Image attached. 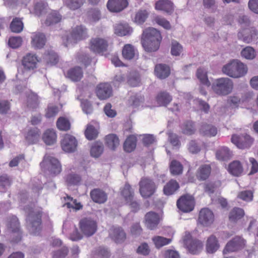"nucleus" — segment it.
I'll return each instance as SVG.
<instances>
[{"instance_id":"obj_1","label":"nucleus","mask_w":258,"mask_h":258,"mask_svg":"<svg viewBox=\"0 0 258 258\" xmlns=\"http://www.w3.org/2000/svg\"><path fill=\"white\" fill-rule=\"evenodd\" d=\"M222 71L224 74L230 77L238 78L244 76L247 73V68L240 61L233 59L224 65Z\"/></svg>"},{"instance_id":"obj_2","label":"nucleus","mask_w":258,"mask_h":258,"mask_svg":"<svg viewBox=\"0 0 258 258\" xmlns=\"http://www.w3.org/2000/svg\"><path fill=\"white\" fill-rule=\"evenodd\" d=\"M43 211L41 208L31 210L26 220L30 230L35 234L42 229V217Z\"/></svg>"},{"instance_id":"obj_3","label":"nucleus","mask_w":258,"mask_h":258,"mask_svg":"<svg viewBox=\"0 0 258 258\" xmlns=\"http://www.w3.org/2000/svg\"><path fill=\"white\" fill-rule=\"evenodd\" d=\"M214 92L221 96L230 94L233 89L232 81L228 78H221L217 79L212 85Z\"/></svg>"},{"instance_id":"obj_4","label":"nucleus","mask_w":258,"mask_h":258,"mask_svg":"<svg viewBox=\"0 0 258 258\" xmlns=\"http://www.w3.org/2000/svg\"><path fill=\"white\" fill-rule=\"evenodd\" d=\"M182 242L184 247L191 254H197L203 249V242L198 239L192 237L188 232H185L182 237Z\"/></svg>"},{"instance_id":"obj_5","label":"nucleus","mask_w":258,"mask_h":258,"mask_svg":"<svg viewBox=\"0 0 258 258\" xmlns=\"http://www.w3.org/2000/svg\"><path fill=\"white\" fill-rule=\"evenodd\" d=\"M139 184L140 193L144 198L151 197L154 195L157 188L154 181L148 177L141 178Z\"/></svg>"},{"instance_id":"obj_6","label":"nucleus","mask_w":258,"mask_h":258,"mask_svg":"<svg viewBox=\"0 0 258 258\" xmlns=\"http://www.w3.org/2000/svg\"><path fill=\"white\" fill-rule=\"evenodd\" d=\"M176 205L177 208L182 212L184 213L190 212L195 208L194 197L189 194L184 195L178 199Z\"/></svg>"},{"instance_id":"obj_7","label":"nucleus","mask_w":258,"mask_h":258,"mask_svg":"<svg viewBox=\"0 0 258 258\" xmlns=\"http://www.w3.org/2000/svg\"><path fill=\"white\" fill-rule=\"evenodd\" d=\"M108 42L105 38L97 37L92 38L90 41L89 48L95 53L103 54L107 51Z\"/></svg>"},{"instance_id":"obj_8","label":"nucleus","mask_w":258,"mask_h":258,"mask_svg":"<svg viewBox=\"0 0 258 258\" xmlns=\"http://www.w3.org/2000/svg\"><path fill=\"white\" fill-rule=\"evenodd\" d=\"M9 230L12 234V242L18 243L21 240L22 232L20 228V223L16 216H13L9 219L7 225Z\"/></svg>"},{"instance_id":"obj_9","label":"nucleus","mask_w":258,"mask_h":258,"mask_svg":"<svg viewBox=\"0 0 258 258\" xmlns=\"http://www.w3.org/2000/svg\"><path fill=\"white\" fill-rule=\"evenodd\" d=\"M79 227L82 233L87 237L93 235L97 228L96 222L88 218L82 219L79 222Z\"/></svg>"},{"instance_id":"obj_10","label":"nucleus","mask_w":258,"mask_h":258,"mask_svg":"<svg viewBox=\"0 0 258 258\" xmlns=\"http://www.w3.org/2000/svg\"><path fill=\"white\" fill-rule=\"evenodd\" d=\"M245 246V240L241 237L236 236L230 240L223 249L224 254L234 252L243 249Z\"/></svg>"},{"instance_id":"obj_11","label":"nucleus","mask_w":258,"mask_h":258,"mask_svg":"<svg viewBox=\"0 0 258 258\" xmlns=\"http://www.w3.org/2000/svg\"><path fill=\"white\" fill-rule=\"evenodd\" d=\"M231 140L237 148L241 149L249 148L253 142V139L246 134L240 136L233 135Z\"/></svg>"},{"instance_id":"obj_12","label":"nucleus","mask_w":258,"mask_h":258,"mask_svg":"<svg viewBox=\"0 0 258 258\" xmlns=\"http://www.w3.org/2000/svg\"><path fill=\"white\" fill-rule=\"evenodd\" d=\"M215 221L213 212L209 208L202 209L199 214L198 222L204 227H209Z\"/></svg>"},{"instance_id":"obj_13","label":"nucleus","mask_w":258,"mask_h":258,"mask_svg":"<svg viewBox=\"0 0 258 258\" xmlns=\"http://www.w3.org/2000/svg\"><path fill=\"white\" fill-rule=\"evenodd\" d=\"M45 163L48 164V169L53 175H56L59 174L61 171V165L59 161L56 158L46 154L43 158L41 165L44 164Z\"/></svg>"},{"instance_id":"obj_14","label":"nucleus","mask_w":258,"mask_h":258,"mask_svg":"<svg viewBox=\"0 0 258 258\" xmlns=\"http://www.w3.org/2000/svg\"><path fill=\"white\" fill-rule=\"evenodd\" d=\"M95 93L100 100H106L112 95V87L108 83H101L96 86Z\"/></svg>"},{"instance_id":"obj_15","label":"nucleus","mask_w":258,"mask_h":258,"mask_svg":"<svg viewBox=\"0 0 258 258\" xmlns=\"http://www.w3.org/2000/svg\"><path fill=\"white\" fill-rule=\"evenodd\" d=\"M77 141L75 137L70 134H66L61 141L62 149L66 152H75L77 147Z\"/></svg>"},{"instance_id":"obj_16","label":"nucleus","mask_w":258,"mask_h":258,"mask_svg":"<svg viewBox=\"0 0 258 258\" xmlns=\"http://www.w3.org/2000/svg\"><path fill=\"white\" fill-rule=\"evenodd\" d=\"M128 6L127 0H108L106 7L112 13H118L125 9Z\"/></svg>"},{"instance_id":"obj_17","label":"nucleus","mask_w":258,"mask_h":258,"mask_svg":"<svg viewBox=\"0 0 258 258\" xmlns=\"http://www.w3.org/2000/svg\"><path fill=\"white\" fill-rule=\"evenodd\" d=\"M141 40L161 41L162 37L159 30L153 27H149L143 31Z\"/></svg>"},{"instance_id":"obj_18","label":"nucleus","mask_w":258,"mask_h":258,"mask_svg":"<svg viewBox=\"0 0 258 258\" xmlns=\"http://www.w3.org/2000/svg\"><path fill=\"white\" fill-rule=\"evenodd\" d=\"M39 61L38 56L34 53H28L23 58L22 63L26 70H33Z\"/></svg>"},{"instance_id":"obj_19","label":"nucleus","mask_w":258,"mask_h":258,"mask_svg":"<svg viewBox=\"0 0 258 258\" xmlns=\"http://www.w3.org/2000/svg\"><path fill=\"white\" fill-rule=\"evenodd\" d=\"M159 222V215L155 212H149L145 216V225L147 228L150 230L156 229Z\"/></svg>"},{"instance_id":"obj_20","label":"nucleus","mask_w":258,"mask_h":258,"mask_svg":"<svg viewBox=\"0 0 258 258\" xmlns=\"http://www.w3.org/2000/svg\"><path fill=\"white\" fill-rule=\"evenodd\" d=\"M110 236L116 243L123 242L126 238L125 232L120 227H112L110 229Z\"/></svg>"},{"instance_id":"obj_21","label":"nucleus","mask_w":258,"mask_h":258,"mask_svg":"<svg viewBox=\"0 0 258 258\" xmlns=\"http://www.w3.org/2000/svg\"><path fill=\"white\" fill-rule=\"evenodd\" d=\"M90 197L92 201L99 204L105 203L107 200V195L100 188H94L90 191Z\"/></svg>"},{"instance_id":"obj_22","label":"nucleus","mask_w":258,"mask_h":258,"mask_svg":"<svg viewBox=\"0 0 258 258\" xmlns=\"http://www.w3.org/2000/svg\"><path fill=\"white\" fill-rule=\"evenodd\" d=\"M46 38L45 35L40 32H35L31 37V45L35 49L42 48L45 45Z\"/></svg>"},{"instance_id":"obj_23","label":"nucleus","mask_w":258,"mask_h":258,"mask_svg":"<svg viewBox=\"0 0 258 258\" xmlns=\"http://www.w3.org/2000/svg\"><path fill=\"white\" fill-rule=\"evenodd\" d=\"M40 136V131L37 127L29 129L25 135V139L28 145L36 144L39 140Z\"/></svg>"},{"instance_id":"obj_24","label":"nucleus","mask_w":258,"mask_h":258,"mask_svg":"<svg viewBox=\"0 0 258 258\" xmlns=\"http://www.w3.org/2000/svg\"><path fill=\"white\" fill-rule=\"evenodd\" d=\"M155 9L170 15L174 11L173 4L169 0H159L155 3Z\"/></svg>"},{"instance_id":"obj_25","label":"nucleus","mask_w":258,"mask_h":258,"mask_svg":"<svg viewBox=\"0 0 258 258\" xmlns=\"http://www.w3.org/2000/svg\"><path fill=\"white\" fill-rule=\"evenodd\" d=\"M87 36V29L82 25L73 29L71 34V37L74 41L85 39Z\"/></svg>"},{"instance_id":"obj_26","label":"nucleus","mask_w":258,"mask_h":258,"mask_svg":"<svg viewBox=\"0 0 258 258\" xmlns=\"http://www.w3.org/2000/svg\"><path fill=\"white\" fill-rule=\"evenodd\" d=\"M66 77L73 82L80 81L83 77L82 69L80 67L71 68L68 71Z\"/></svg>"},{"instance_id":"obj_27","label":"nucleus","mask_w":258,"mask_h":258,"mask_svg":"<svg viewBox=\"0 0 258 258\" xmlns=\"http://www.w3.org/2000/svg\"><path fill=\"white\" fill-rule=\"evenodd\" d=\"M211 170V167L210 165H202L196 172L197 179L200 181L206 180L210 177Z\"/></svg>"},{"instance_id":"obj_28","label":"nucleus","mask_w":258,"mask_h":258,"mask_svg":"<svg viewBox=\"0 0 258 258\" xmlns=\"http://www.w3.org/2000/svg\"><path fill=\"white\" fill-rule=\"evenodd\" d=\"M114 33L119 36L130 35L132 32V28L127 23H118L114 26Z\"/></svg>"},{"instance_id":"obj_29","label":"nucleus","mask_w":258,"mask_h":258,"mask_svg":"<svg viewBox=\"0 0 258 258\" xmlns=\"http://www.w3.org/2000/svg\"><path fill=\"white\" fill-rule=\"evenodd\" d=\"M219 244L216 237L213 235H211L206 241V250L207 253H213L219 248Z\"/></svg>"},{"instance_id":"obj_30","label":"nucleus","mask_w":258,"mask_h":258,"mask_svg":"<svg viewBox=\"0 0 258 258\" xmlns=\"http://www.w3.org/2000/svg\"><path fill=\"white\" fill-rule=\"evenodd\" d=\"M180 187L178 182L175 179H171L163 187V192L166 196L174 194Z\"/></svg>"},{"instance_id":"obj_31","label":"nucleus","mask_w":258,"mask_h":258,"mask_svg":"<svg viewBox=\"0 0 258 258\" xmlns=\"http://www.w3.org/2000/svg\"><path fill=\"white\" fill-rule=\"evenodd\" d=\"M228 171L231 174L235 176H239L242 173L243 168L240 161L235 160L229 164Z\"/></svg>"},{"instance_id":"obj_32","label":"nucleus","mask_w":258,"mask_h":258,"mask_svg":"<svg viewBox=\"0 0 258 258\" xmlns=\"http://www.w3.org/2000/svg\"><path fill=\"white\" fill-rule=\"evenodd\" d=\"M62 16L58 11L52 10L47 15L44 24L49 26L60 22Z\"/></svg>"},{"instance_id":"obj_33","label":"nucleus","mask_w":258,"mask_h":258,"mask_svg":"<svg viewBox=\"0 0 258 258\" xmlns=\"http://www.w3.org/2000/svg\"><path fill=\"white\" fill-rule=\"evenodd\" d=\"M170 73V68L166 64H158L155 68V74L156 76L161 79L167 78Z\"/></svg>"},{"instance_id":"obj_34","label":"nucleus","mask_w":258,"mask_h":258,"mask_svg":"<svg viewBox=\"0 0 258 258\" xmlns=\"http://www.w3.org/2000/svg\"><path fill=\"white\" fill-rule=\"evenodd\" d=\"M57 135L54 130L48 129L42 136L43 142L47 145H51L56 142Z\"/></svg>"},{"instance_id":"obj_35","label":"nucleus","mask_w":258,"mask_h":258,"mask_svg":"<svg viewBox=\"0 0 258 258\" xmlns=\"http://www.w3.org/2000/svg\"><path fill=\"white\" fill-rule=\"evenodd\" d=\"M161 41L141 40V43L144 49L147 52H155L160 47Z\"/></svg>"},{"instance_id":"obj_36","label":"nucleus","mask_w":258,"mask_h":258,"mask_svg":"<svg viewBox=\"0 0 258 258\" xmlns=\"http://www.w3.org/2000/svg\"><path fill=\"white\" fill-rule=\"evenodd\" d=\"M137 139L134 135H130L126 139L123 144V150L125 152L131 153L136 148Z\"/></svg>"},{"instance_id":"obj_37","label":"nucleus","mask_w":258,"mask_h":258,"mask_svg":"<svg viewBox=\"0 0 258 258\" xmlns=\"http://www.w3.org/2000/svg\"><path fill=\"white\" fill-rule=\"evenodd\" d=\"M105 145L110 149L114 150L119 145L118 137L115 134H109L105 137Z\"/></svg>"},{"instance_id":"obj_38","label":"nucleus","mask_w":258,"mask_h":258,"mask_svg":"<svg viewBox=\"0 0 258 258\" xmlns=\"http://www.w3.org/2000/svg\"><path fill=\"white\" fill-rule=\"evenodd\" d=\"M207 74L206 69L204 68H200L197 71L196 76L201 84L210 87L211 83L209 80Z\"/></svg>"},{"instance_id":"obj_39","label":"nucleus","mask_w":258,"mask_h":258,"mask_svg":"<svg viewBox=\"0 0 258 258\" xmlns=\"http://www.w3.org/2000/svg\"><path fill=\"white\" fill-rule=\"evenodd\" d=\"M136 50L134 46L130 44H126L124 45L122 49V55L126 60L133 59L136 55Z\"/></svg>"},{"instance_id":"obj_40","label":"nucleus","mask_w":258,"mask_h":258,"mask_svg":"<svg viewBox=\"0 0 258 258\" xmlns=\"http://www.w3.org/2000/svg\"><path fill=\"white\" fill-rule=\"evenodd\" d=\"M64 200L65 201L64 204L63 205V207H66L68 209H73L76 210H79L82 208L83 206L80 203H78L77 200L73 199V198L66 195V197H64Z\"/></svg>"},{"instance_id":"obj_41","label":"nucleus","mask_w":258,"mask_h":258,"mask_svg":"<svg viewBox=\"0 0 258 258\" xmlns=\"http://www.w3.org/2000/svg\"><path fill=\"white\" fill-rule=\"evenodd\" d=\"M200 132L203 136L212 137L217 134V130L215 126L205 123L202 124Z\"/></svg>"},{"instance_id":"obj_42","label":"nucleus","mask_w":258,"mask_h":258,"mask_svg":"<svg viewBox=\"0 0 258 258\" xmlns=\"http://www.w3.org/2000/svg\"><path fill=\"white\" fill-rule=\"evenodd\" d=\"M156 100L160 106H166L171 101L172 97L168 93L161 91L157 94Z\"/></svg>"},{"instance_id":"obj_43","label":"nucleus","mask_w":258,"mask_h":258,"mask_svg":"<svg viewBox=\"0 0 258 258\" xmlns=\"http://www.w3.org/2000/svg\"><path fill=\"white\" fill-rule=\"evenodd\" d=\"M244 215V210L240 208L235 207L229 213V219L231 222H236Z\"/></svg>"},{"instance_id":"obj_44","label":"nucleus","mask_w":258,"mask_h":258,"mask_svg":"<svg viewBox=\"0 0 258 258\" xmlns=\"http://www.w3.org/2000/svg\"><path fill=\"white\" fill-rule=\"evenodd\" d=\"M183 168V166L180 162L176 160H172L170 164V171L173 175L181 174L182 173Z\"/></svg>"},{"instance_id":"obj_45","label":"nucleus","mask_w":258,"mask_h":258,"mask_svg":"<svg viewBox=\"0 0 258 258\" xmlns=\"http://www.w3.org/2000/svg\"><path fill=\"white\" fill-rule=\"evenodd\" d=\"M104 147L102 143L96 142L94 143L90 149L91 155L95 158L99 157L103 152Z\"/></svg>"},{"instance_id":"obj_46","label":"nucleus","mask_w":258,"mask_h":258,"mask_svg":"<svg viewBox=\"0 0 258 258\" xmlns=\"http://www.w3.org/2000/svg\"><path fill=\"white\" fill-rule=\"evenodd\" d=\"M23 27L22 20L17 17L13 19L10 25L11 31L16 33H20L23 30Z\"/></svg>"},{"instance_id":"obj_47","label":"nucleus","mask_w":258,"mask_h":258,"mask_svg":"<svg viewBox=\"0 0 258 258\" xmlns=\"http://www.w3.org/2000/svg\"><path fill=\"white\" fill-rule=\"evenodd\" d=\"M121 194L127 203L133 200L134 193L131 186L128 183L125 184L121 191Z\"/></svg>"},{"instance_id":"obj_48","label":"nucleus","mask_w":258,"mask_h":258,"mask_svg":"<svg viewBox=\"0 0 258 258\" xmlns=\"http://www.w3.org/2000/svg\"><path fill=\"white\" fill-rule=\"evenodd\" d=\"M182 133L187 135H191L195 134L196 128L192 121L188 120L184 122L181 126Z\"/></svg>"},{"instance_id":"obj_49","label":"nucleus","mask_w":258,"mask_h":258,"mask_svg":"<svg viewBox=\"0 0 258 258\" xmlns=\"http://www.w3.org/2000/svg\"><path fill=\"white\" fill-rule=\"evenodd\" d=\"M152 241L155 247L160 248L171 243L172 239L160 236H155L152 238Z\"/></svg>"},{"instance_id":"obj_50","label":"nucleus","mask_w":258,"mask_h":258,"mask_svg":"<svg viewBox=\"0 0 258 258\" xmlns=\"http://www.w3.org/2000/svg\"><path fill=\"white\" fill-rule=\"evenodd\" d=\"M148 16L149 13L146 10H139L135 14L134 22L138 25H142L146 21Z\"/></svg>"},{"instance_id":"obj_51","label":"nucleus","mask_w":258,"mask_h":258,"mask_svg":"<svg viewBox=\"0 0 258 258\" xmlns=\"http://www.w3.org/2000/svg\"><path fill=\"white\" fill-rule=\"evenodd\" d=\"M56 126L60 131H68L71 128V123L67 118L59 117L56 121Z\"/></svg>"},{"instance_id":"obj_52","label":"nucleus","mask_w":258,"mask_h":258,"mask_svg":"<svg viewBox=\"0 0 258 258\" xmlns=\"http://www.w3.org/2000/svg\"><path fill=\"white\" fill-rule=\"evenodd\" d=\"M216 158L219 160H227L231 156V153L227 147H222L217 151Z\"/></svg>"},{"instance_id":"obj_53","label":"nucleus","mask_w":258,"mask_h":258,"mask_svg":"<svg viewBox=\"0 0 258 258\" xmlns=\"http://www.w3.org/2000/svg\"><path fill=\"white\" fill-rule=\"evenodd\" d=\"M81 180V176L76 173L69 174L66 178V182L68 185H78Z\"/></svg>"},{"instance_id":"obj_54","label":"nucleus","mask_w":258,"mask_h":258,"mask_svg":"<svg viewBox=\"0 0 258 258\" xmlns=\"http://www.w3.org/2000/svg\"><path fill=\"white\" fill-rule=\"evenodd\" d=\"M48 5L44 2L37 3L34 6V12L36 15L40 16L46 13Z\"/></svg>"},{"instance_id":"obj_55","label":"nucleus","mask_w":258,"mask_h":258,"mask_svg":"<svg viewBox=\"0 0 258 258\" xmlns=\"http://www.w3.org/2000/svg\"><path fill=\"white\" fill-rule=\"evenodd\" d=\"M85 0H66L65 4L67 7L72 10H75L81 8Z\"/></svg>"},{"instance_id":"obj_56","label":"nucleus","mask_w":258,"mask_h":258,"mask_svg":"<svg viewBox=\"0 0 258 258\" xmlns=\"http://www.w3.org/2000/svg\"><path fill=\"white\" fill-rule=\"evenodd\" d=\"M85 135L89 140L96 139L98 136V132L92 125H88L85 132Z\"/></svg>"},{"instance_id":"obj_57","label":"nucleus","mask_w":258,"mask_h":258,"mask_svg":"<svg viewBox=\"0 0 258 258\" xmlns=\"http://www.w3.org/2000/svg\"><path fill=\"white\" fill-rule=\"evenodd\" d=\"M154 21L166 30H170L171 28L170 22L165 18L160 16H156L155 17Z\"/></svg>"},{"instance_id":"obj_58","label":"nucleus","mask_w":258,"mask_h":258,"mask_svg":"<svg viewBox=\"0 0 258 258\" xmlns=\"http://www.w3.org/2000/svg\"><path fill=\"white\" fill-rule=\"evenodd\" d=\"M237 197L243 201L250 202L253 200V190H245L241 191L238 193Z\"/></svg>"},{"instance_id":"obj_59","label":"nucleus","mask_w":258,"mask_h":258,"mask_svg":"<svg viewBox=\"0 0 258 258\" xmlns=\"http://www.w3.org/2000/svg\"><path fill=\"white\" fill-rule=\"evenodd\" d=\"M241 54L246 59H252L255 56V52L252 47L247 46L241 51Z\"/></svg>"},{"instance_id":"obj_60","label":"nucleus","mask_w":258,"mask_h":258,"mask_svg":"<svg viewBox=\"0 0 258 258\" xmlns=\"http://www.w3.org/2000/svg\"><path fill=\"white\" fill-rule=\"evenodd\" d=\"M59 112V108L56 105L48 106L45 112V117L48 118L54 117Z\"/></svg>"},{"instance_id":"obj_61","label":"nucleus","mask_w":258,"mask_h":258,"mask_svg":"<svg viewBox=\"0 0 258 258\" xmlns=\"http://www.w3.org/2000/svg\"><path fill=\"white\" fill-rule=\"evenodd\" d=\"M69 249L66 246H63L59 249L54 251L52 254V258H65L68 254Z\"/></svg>"},{"instance_id":"obj_62","label":"nucleus","mask_w":258,"mask_h":258,"mask_svg":"<svg viewBox=\"0 0 258 258\" xmlns=\"http://www.w3.org/2000/svg\"><path fill=\"white\" fill-rule=\"evenodd\" d=\"M182 51V46L176 41L172 42L171 53L174 56H179Z\"/></svg>"},{"instance_id":"obj_63","label":"nucleus","mask_w":258,"mask_h":258,"mask_svg":"<svg viewBox=\"0 0 258 258\" xmlns=\"http://www.w3.org/2000/svg\"><path fill=\"white\" fill-rule=\"evenodd\" d=\"M12 183V179L7 174H3L0 176V186L6 189L10 187Z\"/></svg>"},{"instance_id":"obj_64","label":"nucleus","mask_w":258,"mask_h":258,"mask_svg":"<svg viewBox=\"0 0 258 258\" xmlns=\"http://www.w3.org/2000/svg\"><path fill=\"white\" fill-rule=\"evenodd\" d=\"M143 228L140 223H134L130 228L131 234L135 236H138L143 233Z\"/></svg>"}]
</instances>
